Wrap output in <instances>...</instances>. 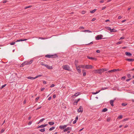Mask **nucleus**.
<instances>
[{
    "label": "nucleus",
    "mask_w": 134,
    "mask_h": 134,
    "mask_svg": "<svg viewBox=\"0 0 134 134\" xmlns=\"http://www.w3.org/2000/svg\"><path fill=\"white\" fill-rule=\"evenodd\" d=\"M58 56L57 54H55L53 55H47L45 56L46 57H47L48 58H55L58 57Z\"/></svg>",
    "instance_id": "f257e3e1"
},
{
    "label": "nucleus",
    "mask_w": 134,
    "mask_h": 134,
    "mask_svg": "<svg viewBox=\"0 0 134 134\" xmlns=\"http://www.w3.org/2000/svg\"><path fill=\"white\" fill-rule=\"evenodd\" d=\"M103 36L102 35H98L95 38L97 40H99L102 39H104L105 38H102Z\"/></svg>",
    "instance_id": "f03ea898"
},
{
    "label": "nucleus",
    "mask_w": 134,
    "mask_h": 134,
    "mask_svg": "<svg viewBox=\"0 0 134 134\" xmlns=\"http://www.w3.org/2000/svg\"><path fill=\"white\" fill-rule=\"evenodd\" d=\"M63 68L64 70H66L68 71H70V67L69 66L67 65H63Z\"/></svg>",
    "instance_id": "7ed1b4c3"
},
{
    "label": "nucleus",
    "mask_w": 134,
    "mask_h": 134,
    "mask_svg": "<svg viewBox=\"0 0 134 134\" xmlns=\"http://www.w3.org/2000/svg\"><path fill=\"white\" fill-rule=\"evenodd\" d=\"M94 71L95 73H98L100 74H101L102 72H103V69L99 70H96Z\"/></svg>",
    "instance_id": "20e7f679"
},
{
    "label": "nucleus",
    "mask_w": 134,
    "mask_h": 134,
    "mask_svg": "<svg viewBox=\"0 0 134 134\" xmlns=\"http://www.w3.org/2000/svg\"><path fill=\"white\" fill-rule=\"evenodd\" d=\"M33 60H31L29 62L28 61H25L24 62V63L25 65H28L29 64H31L33 62Z\"/></svg>",
    "instance_id": "39448f33"
},
{
    "label": "nucleus",
    "mask_w": 134,
    "mask_h": 134,
    "mask_svg": "<svg viewBox=\"0 0 134 134\" xmlns=\"http://www.w3.org/2000/svg\"><path fill=\"white\" fill-rule=\"evenodd\" d=\"M121 70V69H114L111 70H109L108 71V72H115L116 71H120Z\"/></svg>",
    "instance_id": "423d86ee"
},
{
    "label": "nucleus",
    "mask_w": 134,
    "mask_h": 134,
    "mask_svg": "<svg viewBox=\"0 0 134 134\" xmlns=\"http://www.w3.org/2000/svg\"><path fill=\"white\" fill-rule=\"evenodd\" d=\"M83 111V108L82 106H80L78 109L77 111L78 113H82Z\"/></svg>",
    "instance_id": "0eeeda50"
},
{
    "label": "nucleus",
    "mask_w": 134,
    "mask_h": 134,
    "mask_svg": "<svg viewBox=\"0 0 134 134\" xmlns=\"http://www.w3.org/2000/svg\"><path fill=\"white\" fill-rule=\"evenodd\" d=\"M92 66L91 65H85V69H90L92 68Z\"/></svg>",
    "instance_id": "6e6552de"
},
{
    "label": "nucleus",
    "mask_w": 134,
    "mask_h": 134,
    "mask_svg": "<svg viewBox=\"0 0 134 134\" xmlns=\"http://www.w3.org/2000/svg\"><path fill=\"white\" fill-rule=\"evenodd\" d=\"M68 125H65L64 126L60 125L59 126V128L61 129H64Z\"/></svg>",
    "instance_id": "1a4fd4ad"
},
{
    "label": "nucleus",
    "mask_w": 134,
    "mask_h": 134,
    "mask_svg": "<svg viewBox=\"0 0 134 134\" xmlns=\"http://www.w3.org/2000/svg\"><path fill=\"white\" fill-rule=\"evenodd\" d=\"M87 58L90 59H91L92 60H97V59L95 58H93L91 57H90L89 56H87Z\"/></svg>",
    "instance_id": "9d476101"
},
{
    "label": "nucleus",
    "mask_w": 134,
    "mask_h": 134,
    "mask_svg": "<svg viewBox=\"0 0 134 134\" xmlns=\"http://www.w3.org/2000/svg\"><path fill=\"white\" fill-rule=\"evenodd\" d=\"M48 125L47 124L42 125L38 126L37 128H43Z\"/></svg>",
    "instance_id": "9b49d317"
},
{
    "label": "nucleus",
    "mask_w": 134,
    "mask_h": 134,
    "mask_svg": "<svg viewBox=\"0 0 134 134\" xmlns=\"http://www.w3.org/2000/svg\"><path fill=\"white\" fill-rule=\"evenodd\" d=\"M71 130V127H68L67 128L63 130L64 132L67 131L68 130Z\"/></svg>",
    "instance_id": "f8f14e48"
},
{
    "label": "nucleus",
    "mask_w": 134,
    "mask_h": 134,
    "mask_svg": "<svg viewBox=\"0 0 134 134\" xmlns=\"http://www.w3.org/2000/svg\"><path fill=\"white\" fill-rule=\"evenodd\" d=\"M125 54L126 55L129 57H131L132 55V54L129 52H126Z\"/></svg>",
    "instance_id": "ddd939ff"
},
{
    "label": "nucleus",
    "mask_w": 134,
    "mask_h": 134,
    "mask_svg": "<svg viewBox=\"0 0 134 134\" xmlns=\"http://www.w3.org/2000/svg\"><path fill=\"white\" fill-rule=\"evenodd\" d=\"M45 67L49 69H53L52 67V66H49L48 64L46 65H45Z\"/></svg>",
    "instance_id": "4468645a"
},
{
    "label": "nucleus",
    "mask_w": 134,
    "mask_h": 134,
    "mask_svg": "<svg viewBox=\"0 0 134 134\" xmlns=\"http://www.w3.org/2000/svg\"><path fill=\"white\" fill-rule=\"evenodd\" d=\"M80 68L79 67V66H76V68L79 73H81V70Z\"/></svg>",
    "instance_id": "2eb2a0df"
},
{
    "label": "nucleus",
    "mask_w": 134,
    "mask_h": 134,
    "mask_svg": "<svg viewBox=\"0 0 134 134\" xmlns=\"http://www.w3.org/2000/svg\"><path fill=\"white\" fill-rule=\"evenodd\" d=\"M126 61H128L129 62H133L134 61V59H128L126 58L125 59Z\"/></svg>",
    "instance_id": "dca6fc26"
},
{
    "label": "nucleus",
    "mask_w": 134,
    "mask_h": 134,
    "mask_svg": "<svg viewBox=\"0 0 134 134\" xmlns=\"http://www.w3.org/2000/svg\"><path fill=\"white\" fill-rule=\"evenodd\" d=\"M27 40V39H20L19 40H17L16 41H15V42H20V41H25Z\"/></svg>",
    "instance_id": "f3484780"
},
{
    "label": "nucleus",
    "mask_w": 134,
    "mask_h": 134,
    "mask_svg": "<svg viewBox=\"0 0 134 134\" xmlns=\"http://www.w3.org/2000/svg\"><path fill=\"white\" fill-rule=\"evenodd\" d=\"M115 100V99L114 100H111L110 101V103L111 105L112 106H114L113 105V102Z\"/></svg>",
    "instance_id": "a211bd4d"
},
{
    "label": "nucleus",
    "mask_w": 134,
    "mask_h": 134,
    "mask_svg": "<svg viewBox=\"0 0 134 134\" xmlns=\"http://www.w3.org/2000/svg\"><path fill=\"white\" fill-rule=\"evenodd\" d=\"M80 92H77V93H75V94L74 95H73L72 96L74 97V96L76 97V96H78L79 95H80Z\"/></svg>",
    "instance_id": "6ab92c4d"
},
{
    "label": "nucleus",
    "mask_w": 134,
    "mask_h": 134,
    "mask_svg": "<svg viewBox=\"0 0 134 134\" xmlns=\"http://www.w3.org/2000/svg\"><path fill=\"white\" fill-rule=\"evenodd\" d=\"M27 78L28 79H31L32 80H34L36 79L35 77H30V76L27 77Z\"/></svg>",
    "instance_id": "aec40b11"
},
{
    "label": "nucleus",
    "mask_w": 134,
    "mask_h": 134,
    "mask_svg": "<svg viewBox=\"0 0 134 134\" xmlns=\"http://www.w3.org/2000/svg\"><path fill=\"white\" fill-rule=\"evenodd\" d=\"M117 31V30H116L114 29H111V30L110 31V32H115Z\"/></svg>",
    "instance_id": "412c9836"
},
{
    "label": "nucleus",
    "mask_w": 134,
    "mask_h": 134,
    "mask_svg": "<svg viewBox=\"0 0 134 134\" xmlns=\"http://www.w3.org/2000/svg\"><path fill=\"white\" fill-rule=\"evenodd\" d=\"M82 71L83 72V76H85L86 75V73L85 72V70H82Z\"/></svg>",
    "instance_id": "4be33fe9"
},
{
    "label": "nucleus",
    "mask_w": 134,
    "mask_h": 134,
    "mask_svg": "<svg viewBox=\"0 0 134 134\" xmlns=\"http://www.w3.org/2000/svg\"><path fill=\"white\" fill-rule=\"evenodd\" d=\"M100 91V90L98 91H96V92H92V93L93 94H96L99 93Z\"/></svg>",
    "instance_id": "5701e85b"
},
{
    "label": "nucleus",
    "mask_w": 134,
    "mask_h": 134,
    "mask_svg": "<svg viewBox=\"0 0 134 134\" xmlns=\"http://www.w3.org/2000/svg\"><path fill=\"white\" fill-rule=\"evenodd\" d=\"M107 110H108L107 109L105 108H104V109H102V112H105L107 111Z\"/></svg>",
    "instance_id": "b1692460"
},
{
    "label": "nucleus",
    "mask_w": 134,
    "mask_h": 134,
    "mask_svg": "<svg viewBox=\"0 0 134 134\" xmlns=\"http://www.w3.org/2000/svg\"><path fill=\"white\" fill-rule=\"evenodd\" d=\"M85 65H80L79 66V68H85Z\"/></svg>",
    "instance_id": "393cba45"
},
{
    "label": "nucleus",
    "mask_w": 134,
    "mask_h": 134,
    "mask_svg": "<svg viewBox=\"0 0 134 134\" xmlns=\"http://www.w3.org/2000/svg\"><path fill=\"white\" fill-rule=\"evenodd\" d=\"M40 131L41 132H43L45 131V129L43 128L40 130Z\"/></svg>",
    "instance_id": "a878e982"
},
{
    "label": "nucleus",
    "mask_w": 134,
    "mask_h": 134,
    "mask_svg": "<svg viewBox=\"0 0 134 134\" xmlns=\"http://www.w3.org/2000/svg\"><path fill=\"white\" fill-rule=\"evenodd\" d=\"M48 124L50 125H54V122H49Z\"/></svg>",
    "instance_id": "bb28decb"
},
{
    "label": "nucleus",
    "mask_w": 134,
    "mask_h": 134,
    "mask_svg": "<svg viewBox=\"0 0 134 134\" xmlns=\"http://www.w3.org/2000/svg\"><path fill=\"white\" fill-rule=\"evenodd\" d=\"M105 28L106 29L109 30H110V31H111V29L110 27H105Z\"/></svg>",
    "instance_id": "cd10ccee"
},
{
    "label": "nucleus",
    "mask_w": 134,
    "mask_h": 134,
    "mask_svg": "<svg viewBox=\"0 0 134 134\" xmlns=\"http://www.w3.org/2000/svg\"><path fill=\"white\" fill-rule=\"evenodd\" d=\"M55 128V127H52L49 129V130L50 131H52V130H53Z\"/></svg>",
    "instance_id": "c85d7f7f"
},
{
    "label": "nucleus",
    "mask_w": 134,
    "mask_h": 134,
    "mask_svg": "<svg viewBox=\"0 0 134 134\" xmlns=\"http://www.w3.org/2000/svg\"><path fill=\"white\" fill-rule=\"evenodd\" d=\"M96 9H94L92 11H90V12L91 13H94L96 12Z\"/></svg>",
    "instance_id": "c756f323"
},
{
    "label": "nucleus",
    "mask_w": 134,
    "mask_h": 134,
    "mask_svg": "<svg viewBox=\"0 0 134 134\" xmlns=\"http://www.w3.org/2000/svg\"><path fill=\"white\" fill-rule=\"evenodd\" d=\"M83 32H89V33L91 32H92L91 31H90V30H85L83 31Z\"/></svg>",
    "instance_id": "7c9ffc66"
},
{
    "label": "nucleus",
    "mask_w": 134,
    "mask_h": 134,
    "mask_svg": "<svg viewBox=\"0 0 134 134\" xmlns=\"http://www.w3.org/2000/svg\"><path fill=\"white\" fill-rule=\"evenodd\" d=\"M45 119L44 118H43L42 119H41V120H40L39 122L38 123V124L39 123L42 122Z\"/></svg>",
    "instance_id": "2f4dec72"
},
{
    "label": "nucleus",
    "mask_w": 134,
    "mask_h": 134,
    "mask_svg": "<svg viewBox=\"0 0 134 134\" xmlns=\"http://www.w3.org/2000/svg\"><path fill=\"white\" fill-rule=\"evenodd\" d=\"M127 77L129 78H131V75L129 74H127Z\"/></svg>",
    "instance_id": "473e14b6"
},
{
    "label": "nucleus",
    "mask_w": 134,
    "mask_h": 134,
    "mask_svg": "<svg viewBox=\"0 0 134 134\" xmlns=\"http://www.w3.org/2000/svg\"><path fill=\"white\" fill-rule=\"evenodd\" d=\"M122 118V115H120L118 116V119H121Z\"/></svg>",
    "instance_id": "72a5a7b5"
},
{
    "label": "nucleus",
    "mask_w": 134,
    "mask_h": 134,
    "mask_svg": "<svg viewBox=\"0 0 134 134\" xmlns=\"http://www.w3.org/2000/svg\"><path fill=\"white\" fill-rule=\"evenodd\" d=\"M42 76V75H38L36 77H35L36 79L38 78V77Z\"/></svg>",
    "instance_id": "f704fd0d"
},
{
    "label": "nucleus",
    "mask_w": 134,
    "mask_h": 134,
    "mask_svg": "<svg viewBox=\"0 0 134 134\" xmlns=\"http://www.w3.org/2000/svg\"><path fill=\"white\" fill-rule=\"evenodd\" d=\"M122 43V41H119V42H117L116 43V44H117V45H118V44H120L121 43Z\"/></svg>",
    "instance_id": "c9c22d12"
},
{
    "label": "nucleus",
    "mask_w": 134,
    "mask_h": 134,
    "mask_svg": "<svg viewBox=\"0 0 134 134\" xmlns=\"http://www.w3.org/2000/svg\"><path fill=\"white\" fill-rule=\"evenodd\" d=\"M15 42H12L10 43V44L12 45H13L15 44Z\"/></svg>",
    "instance_id": "e433bc0d"
},
{
    "label": "nucleus",
    "mask_w": 134,
    "mask_h": 134,
    "mask_svg": "<svg viewBox=\"0 0 134 134\" xmlns=\"http://www.w3.org/2000/svg\"><path fill=\"white\" fill-rule=\"evenodd\" d=\"M25 63H23L20 66V67H23V66H24L25 65H24V64Z\"/></svg>",
    "instance_id": "4c0bfd02"
},
{
    "label": "nucleus",
    "mask_w": 134,
    "mask_h": 134,
    "mask_svg": "<svg viewBox=\"0 0 134 134\" xmlns=\"http://www.w3.org/2000/svg\"><path fill=\"white\" fill-rule=\"evenodd\" d=\"M39 38L40 39H42V40H44V39H47L46 38H43V37H39Z\"/></svg>",
    "instance_id": "58836bf2"
},
{
    "label": "nucleus",
    "mask_w": 134,
    "mask_h": 134,
    "mask_svg": "<svg viewBox=\"0 0 134 134\" xmlns=\"http://www.w3.org/2000/svg\"><path fill=\"white\" fill-rule=\"evenodd\" d=\"M41 64L43 66H45V65H46V64H44L43 63V62H41Z\"/></svg>",
    "instance_id": "ea45409f"
},
{
    "label": "nucleus",
    "mask_w": 134,
    "mask_h": 134,
    "mask_svg": "<svg viewBox=\"0 0 134 134\" xmlns=\"http://www.w3.org/2000/svg\"><path fill=\"white\" fill-rule=\"evenodd\" d=\"M127 105V104L125 103H122V105L124 106H126Z\"/></svg>",
    "instance_id": "a19ab883"
},
{
    "label": "nucleus",
    "mask_w": 134,
    "mask_h": 134,
    "mask_svg": "<svg viewBox=\"0 0 134 134\" xmlns=\"http://www.w3.org/2000/svg\"><path fill=\"white\" fill-rule=\"evenodd\" d=\"M6 85V84H5L4 85H3L1 87V89H2V88H4V87Z\"/></svg>",
    "instance_id": "79ce46f5"
},
{
    "label": "nucleus",
    "mask_w": 134,
    "mask_h": 134,
    "mask_svg": "<svg viewBox=\"0 0 134 134\" xmlns=\"http://www.w3.org/2000/svg\"><path fill=\"white\" fill-rule=\"evenodd\" d=\"M93 44V42H92L88 44H86V45H90V44Z\"/></svg>",
    "instance_id": "37998d69"
},
{
    "label": "nucleus",
    "mask_w": 134,
    "mask_h": 134,
    "mask_svg": "<svg viewBox=\"0 0 134 134\" xmlns=\"http://www.w3.org/2000/svg\"><path fill=\"white\" fill-rule=\"evenodd\" d=\"M128 120H129V118H126V119H124L123 120V121H126Z\"/></svg>",
    "instance_id": "c03bdc74"
},
{
    "label": "nucleus",
    "mask_w": 134,
    "mask_h": 134,
    "mask_svg": "<svg viewBox=\"0 0 134 134\" xmlns=\"http://www.w3.org/2000/svg\"><path fill=\"white\" fill-rule=\"evenodd\" d=\"M39 97H37V98H36V99H35V101H36V102H37V100H38V99H39Z\"/></svg>",
    "instance_id": "a18cd8bd"
},
{
    "label": "nucleus",
    "mask_w": 134,
    "mask_h": 134,
    "mask_svg": "<svg viewBox=\"0 0 134 134\" xmlns=\"http://www.w3.org/2000/svg\"><path fill=\"white\" fill-rule=\"evenodd\" d=\"M107 89H108V88L107 87H102V90H104Z\"/></svg>",
    "instance_id": "49530a36"
},
{
    "label": "nucleus",
    "mask_w": 134,
    "mask_h": 134,
    "mask_svg": "<svg viewBox=\"0 0 134 134\" xmlns=\"http://www.w3.org/2000/svg\"><path fill=\"white\" fill-rule=\"evenodd\" d=\"M131 79V78H129V79L126 80V81L127 82H128V81H130Z\"/></svg>",
    "instance_id": "de8ad7c7"
},
{
    "label": "nucleus",
    "mask_w": 134,
    "mask_h": 134,
    "mask_svg": "<svg viewBox=\"0 0 134 134\" xmlns=\"http://www.w3.org/2000/svg\"><path fill=\"white\" fill-rule=\"evenodd\" d=\"M126 77L125 76H124L121 78V79L122 80L123 79L124 80L126 79Z\"/></svg>",
    "instance_id": "09e8293b"
},
{
    "label": "nucleus",
    "mask_w": 134,
    "mask_h": 134,
    "mask_svg": "<svg viewBox=\"0 0 134 134\" xmlns=\"http://www.w3.org/2000/svg\"><path fill=\"white\" fill-rule=\"evenodd\" d=\"M86 13V12L85 11H82V13L83 14H85Z\"/></svg>",
    "instance_id": "8fccbe9b"
},
{
    "label": "nucleus",
    "mask_w": 134,
    "mask_h": 134,
    "mask_svg": "<svg viewBox=\"0 0 134 134\" xmlns=\"http://www.w3.org/2000/svg\"><path fill=\"white\" fill-rule=\"evenodd\" d=\"M76 120H75L73 122V124H75L76 123Z\"/></svg>",
    "instance_id": "3c124183"
},
{
    "label": "nucleus",
    "mask_w": 134,
    "mask_h": 134,
    "mask_svg": "<svg viewBox=\"0 0 134 134\" xmlns=\"http://www.w3.org/2000/svg\"><path fill=\"white\" fill-rule=\"evenodd\" d=\"M55 86V85L54 84H52L50 86V87H54Z\"/></svg>",
    "instance_id": "603ef678"
},
{
    "label": "nucleus",
    "mask_w": 134,
    "mask_h": 134,
    "mask_svg": "<svg viewBox=\"0 0 134 134\" xmlns=\"http://www.w3.org/2000/svg\"><path fill=\"white\" fill-rule=\"evenodd\" d=\"M51 98H52V97L51 96L50 97L48 98V100H50L51 99Z\"/></svg>",
    "instance_id": "864d4df0"
},
{
    "label": "nucleus",
    "mask_w": 134,
    "mask_h": 134,
    "mask_svg": "<svg viewBox=\"0 0 134 134\" xmlns=\"http://www.w3.org/2000/svg\"><path fill=\"white\" fill-rule=\"evenodd\" d=\"M96 19V18H93L91 20V21H95Z\"/></svg>",
    "instance_id": "5fc2aeb1"
},
{
    "label": "nucleus",
    "mask_w": 134,
    "mask_h": 134,
    "mask_svg": "<svg viewBox=\"0 0 134 134\" xmlns=\"http://www.w3.org/2000/svg\"><path fill=\"white\" fill-rule=\"evenodd\" d=\"M45 89V88H42L41 89V91H43Z\"/></svg>",
    "instance_id": "6e6d98bb"
},
{
    "label": "nucleus",
    "mask_w": 134,
    "mask_h": 134,
    "mask_svg": "<svg viewBox=\"0 0 134 134\" xmlns=\"http://www.w3.org/2000/svg\"><path fill=\"white\" fill-rule=\"evenodd\" d=\"M31 123H32V122L30 121L28 123V125H30L31 124Z\"/></svg>",
    "instance_id": "4d7b16f0"
},
{
    "label": "nucleus",
    "mask_w": 134,
    "mask_h": 134,
    "mask_svg": "<svg viewBox=\"0 0 134 134\" xmlns=\"http://www.w3.org/2000/svg\"><path fill=\"white\" fill-rule=\"evenodd\" d=\"M77 101L75 102L74 103V105H77Z\"/></svg>",
    "instance_id": "13d9d810"
},
{
    "label": "nucleus",
    "mask_w": 134,
    "mask_h": 134,
    "mask_svg": "<svg viewBox=\"0 0 134 134\" xmlns=\"http://www.w3.org/2000/svg\"><path fill=\"white\" fill-rule=\"evenodd\" d=\"M125 38L124 37H121L120 39V40H122V39H124V38Z\"/></svg>",
    "instance_id": "bf43d9fd"
},
{
    "label": "nucleus",
    "mask_w": 134,
    "mask_h": 134,
    "mask_svg": "<svg viewBox=\"0 0 134 134\" xmlns=\"http://www.w3.org/2000/svg\"><path fill=\"white\" fill-rule=\"evenodd\" d=\"M56 97V95L55 94L53 96V98H55V97Z\"/></svg>",
    "instance_id": "052dcab7"
},
{
    "label": "nucleus",
    "mask_w": 134,
    "mask_h": 134,
    "mask_svg": "<svg viewBox=\"0 0 134 134\" xmlns=\"http://www.w3.org/2000/svg\"><path fill=\"white\" fill-rule=\"evenodd\" d=\"M7 2V0H4V1L3 2V3H6Z\"/></svg>",
    "instance_id": "680f3d73"
},
{
    "label": "nucleus",
    "mask_w": 134,
    "mask_h": 134,
    "mask_svg": "<svg viewBox=\"0 0 134 134\" xmlns=\"http://www.w3.org/2000/svg\"><path fill=\"white\" fill-rule=\"evenodd\" d=\"M26 103V99H24V104H25Z\"/></svg>",
    "instance_id": "e2e57ef3"
},
{
    "label": "nucleus",
    "mask_w": 134,
    "mask_h": 134,
    "mask_svg": "<svg viewBox=\"0 0 134 134\" xmlns=\"http://www.w3.org/2000/svg\"><path fill=\"white\" fill-rule=\"evenodd\" d=\"M43 83L44 84H46L47 83H46V82L45 81H43Z\"/></svg>",
    "instance_id": "0e129e2a"
},
{
    "label": "nucleus",
    "mask_w": 134,
    "mask_h": 134,
    "mask_svg": "<svg viewBox=\"0 0 134 134\" xmlns=\"http://www.w3.org/2000/svg\"><path fill=\"white\" fill-rule=\"evenodd\" d=\"M110 120V119L109 118H108L107 119V121L109 122V121Z\"/></svg>",
    "instance_id": "69168bd1"
},
{
    "label": "nucleus",
    "mask_w": 134,
    "mask_h": 134,
    "mask_svg": "<svg viewBox=\"0 0 134 134\" xmlns=\"http://www.w3.org/2000/svg\"><path fill=\"white\" fill-rule=\"evenodd\" d=\"M4 131V130L3 129H2L1 131V132L2 133Z\"/></svg>",
    "instance_id": "338daca9"
},
{
    "label": "nucleus",
    "mask_w": 134,
    "mask_h": 134,
    "mask_svg": "<svg viewBox=\"0 0 134 134\" xmlns=\"http://www.w3.org/2000/svg\"><path fill=\"white\" fill-rule=\"evenodd\" d=\"M96 52L97 53H99L100 52V51L99 50H97L96 51Z\"/></svg>",
    "instance_id": "774afa93"
}]
</instances>
